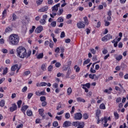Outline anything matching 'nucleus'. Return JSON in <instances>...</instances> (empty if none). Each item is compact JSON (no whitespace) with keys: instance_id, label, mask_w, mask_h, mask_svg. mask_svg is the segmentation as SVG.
Instances as JSON below:
<instances>
[{"instance_id":"nucleus-1","label":"nucleus","mask_w":128,"mask_h":128,"mask_svg":"<svg viewBox=\"0 0 128 128\" xmlns=\"http://www.w3.org/2000/svg\"><path fill=\"white\" fill-rule=\"evenodd\" d=\"M16 56L18 58H28L32 54V50H29L28 52H26V49L22 46L18 47L16 50Z\"/></svg>"},{"instance_id":"nucleus-2","label":"nucleus","mask_w":128,"mask_h":128,"mask_svg":"<svg viewBox=\"0 0 128 128\" xmlns=\"http://www.w3.org/2000/svg\"><path fill=\"white\" fill-rule=\"evenodd\" d=\"M8 42L12 46H17L20 42V36L16 34H12L8 38Z\"/></svg>"},{"instance_id":"nucleus-3","label":"nucleus","mask_w":128,"mask_h":128,"mask_svg":"<svg viewBox=\"0 0 128 128\" xmlns=\"http://www.w3.org/2000/svg\"><path fill=\"white\" fill-rule=\"evenodd\" d=\"M72 126H75L76 128H84V122H82L76 121L72 122Z\"/></svg>"},{"instance_id":"nucleus-4","label":"nucleus","mask_w":128,"mask_h":128,"mask_svg":"<svg viewBox=\"0 0 128 128\" xmlns=\"http://www.w3.org/2000/svg\"><path fill=\"white\" fill-rule=\"evenodd\" d=\"M73 118H74L75 120H80L82 118V114L80 112L75 113Z\"/></svg>"},{"instance_id":"nucleus-5","label":"nucleus","mask_w":128,"mask_h":128,"mask_svg":"<svg viewBox=\"0 0 128 128\" xmlns=\"http://www.w3.org/2000/svg\"><path fill=\"white\" fill-rule=\"evenodd\" d=\"M76 26L78 28H86V24H84V21H79L76 24Z\"/></svg>"},{"instance_id":"nucleus-6","label":"nucleus","mask_w":128,"mask_h":128,"mask_svg":"<svg viewBox=\"0 0 128 128\" xmlns=\"http://www.w3.org/2000/svg\"><path fill=\"white\" fill-rule=\"evenodd\" d=\"M112 38V36L110 34H108L102 38V42H108V40H110Z\"/></svg>"},{"instance_id":"nucleus-7","label":"nucleus","mask_w":128,"mask_h":128,"mask_svg":"<svg viewBox=\"0 0 128 128\" xmlns=\"http://www.w3.org/2000/svg\"><path fill=\"white\" fill-rule=\"evenodd\" d=\"M9 110L10 112H14L16 110H18L16 104V103L12 104V106L10 108Z\"/></svg>"},{"instance_id":"nucleus-8","label":"nucleus","mask_w":128,"mask_h":128,"mask_svg":"<svg viewBox=\"0 0 128 128\" xmlns=\"http://www.w3.org/2000/svg\"><path fill=\"white\" fill-rule=\"evenodd\" d=\"M60 6V4L58 3L52 7V12H56L58 10V8Z\"/></svg>"},{"instance_id":"nucleus-9","label":"nucleus","mask_w":128,"mask_h":128,"mask_svg":"<svg viewBox=\"0 0 128 128\" xmlns=\"http://www.w3.org/2000/svg\"><path fill=\"white\" fill-rule=\"evenodd\" d=\"M72 126V122L66 120L65 121L62 125L63 128H68V126Z\"/></svg>"},{"instance_id":"nucleus-10","label":"nucleus","mask_w":128,"mask_h":128,"mask_svg":"<svg viewBox=\"0 0 128 128\" xmlns=\"http://www.w3.org/2000/svg\"><path fill=\"white\" fill-rule=\"evenodd\" d=\"M42 30H44V27H42V26H40L36 29L35 32L37 34H40L42 32Z\"/></svg>"},{"instance_id":"nucleus-11","label":"nucleus","mask_w":128,"mask_h":128,"mask_svg":"<svg viewBox=\"0 0 128 128\" xmlns=\"http://www.w3.org/2000/svg\"><path fill=\"white\" fill-rule=\"evenodd\" d=\"M48 10V6H44L40 8V9H39L38 12H46Z\"/></svg>"},{"instance_id":"nucleus-12","label":"nucleus","mask_w":128,"mask_h":128,"mask_svg":"<svg viewBox=\"0 0 128 128\" xmlns=\"http://www.w3.org/2000/svg\"><path fill=\"white\" fill-rule=\"evenodd\" d=\"M83 20L84 21V24H85L86 26H88L90 24V22L88 21V16H85L83 18Z\"/></svg>"},{"instance_id":"nucleus-13","label":"nucleus","mask_w":128,"mask_h":128,"mask_svg":"<svg viewBox=\"0 0 128 128\" xmlns=\"http://www.w3.org/2000/svg\"><path fill=\"white\" fill-rule=\"evenodd\" d=\"M28 108L29 106L28 105H24V106L22 105L20 110L22 112H26V110H28Z\"/></svg>"},{"instance_id":"nucleus-14","label":"nucleus","mask_w":128,"mask_h":128,"mask_svg":"<svg viewBox=\"0 0 128 128\" xmlns=\"http://www.w3.org/2000/svg\"><path fill=\"white\" fill-rule=\"evenodd\" d=\"M18 64H15L13 65L11 67V70L12 72H16V70L18 68Z\"/></svg>"},{"instance_id":"nucleus-15","label":"nucleus","mask_w":128,"mask_h":128,"mask_svg":"<svg viewBox=\"0 0 128 128\" xmlns=\"http://www.w3.org/2000/svg\"><path fill=\"white\" fill-rule=\"evenodd\" d=\"M100 110L98 109L96 113V118H98L100 115Z\"/></svg>"},{"instance_id":"nucleus-16","label":"nucleus","mask_w":128,"mask_h":128,"mask_svg":"<svg viewBox=\"0 0 128 128\" xmlns=\"http://www.w3.org/2000/svg\"><path fill=\"white\" fill-rule=\"evenodd\" d=\"M76 100L77 102H86V100H84V99L80 98V97H78L76 98Z\"/></svg>"},{"instance_id":"nucleus-17","label":"nucleus","mask_w":128,"mask_h":128,"mask_svg":"<svg viewBox=\"0 0 128 128\" xmlns=\"http://www.w3.org/2000/svg\"><path fill=\"white\" fill-rule=\"evenodd\" d=\"M81 86L83 88H90V83H86V84H82Z\"/></svg>"},{"instance_id":"nucleus-18","label":"nucleus","mask_w":128,"mask_h":128,"mask_svg":"<svg viewBox=\"0 0 128 128\" xmlns=\"http://www.w3.org/2000/svg\"><path fill=\"white\" fill-rule=\"evenodd\" d=\"M102 124H106L108 123V117L107 116H104V118H102Z\"/></svg>"},{"instance_id":"nucleus-19","label":"nucleus","mask_w":128,"mask_h":128,"mask_svg":"<svg viewBox=\"0 0 128 128\" xmlns=\"http://www.w3.org/2000/svg\"><path fill=\"white\" fill-rule=\"evenodd\" d=\"M72 92V88L70 87L67 90V94L68 96H70Z\"/></svg>"},{"instance_id":"nucleus-20","label":"nucleus","mask_w":128,"mask_h":128,"mask_svg":"<svg viewBox=\"0 0 128 128\" xmlns=\"http://www.w3.org/2000/svg\"><path fill=\"white\" fill-rule=\"evenodd\" d=\"M4 104H6V101L4 100H2L0 101V106L1 108H4Z\"/></svg>"},{"instance_id":"nucleus-21","label":"nucleus","mask_w":128,"mask_h":128,"mask_svg":"<svg viewBox=\"0 0 128 128\" xmlns=\"http://www.w3.org/2000/svg\"><path fill=\"white\" fill-rule=\"evenodd\" d=\"M16 104L18 108H20V106H22V100H19L17 102Z\"/></svg>"},{"instance_id":"nucleus-22","label":"nucleus","mask_w":128,"mask_h":128,"mask_svg":"<svg viewBox=\"0 0 128 128\" xmlns=\"http://www.w3.org/2000/svg\"><path fill=\"white\" fill-rule=\"evenodd\" d=\"M44 58L43 52L39 54L36 56V58H38V60H40V58Z\"/></svg>"},{"instance_id":"nucleus-23","label":"nucleus","mask_w":128,"mask_h":128,"mask_svg":"<svg viewBox=\"0 0 128 128\" xmlns=\"http://www.w3.org/2000/svg\"><path fill=\"white\" fill-rule=\"evenodd\" d=\"M26 112L28 116H32V110H27Z\"/></svg>"},{"instance_id":"nucleus-24","label":"nucleus","mask_w":128,"mask_h":128,"mask_svg":"<svg viewBox=\"0 0 128 128\" xmlns=\"http://www.w3.org/2000/svg\"><path fill=\"white\" fill-rule=\"evenodd\" d=\"M6 10L4 9L2 13V20H4V18H6Z\"/></svg>"},{"instance_id":"nucleus-25","label":"nucleus","mask_w":128,"mask_h":128,"mask_svg":"<svg viewBox=\"0 0 128 128\" xmlns=\"http://www.w3.org/2000/svg\"><path fill=\"white\" fill-rule=\"evenodd\" d=\"M114 114L115 119L118 120V118H120V114H118V112H114Z\"/></svg>"},{"instance_id":"nucleus-26","label":"nucleus","mask_w":128,"mask_h":128,"mask_svg":"<svg viewBox=\"0 0 128 128\" xmlns=\"http://www.w3.org/2000/svg\"><path fill=\"white\" fill-rule=\"evenodd\" d=\"M34 30H36V26H32V28L29 30V34H32L34 32Z\"/></svg>"},{"instance_id":"nucleus-27","label":"nucleus","mask_w":128,"mask_h":128,"mask_svg":"<svg viewBox=\"0 0 128 128\" xmlns=\"http://www.w3.org/2000/svg\"><path fill=\"white\" fill-rule=\"evenodd\" d=\"M74 70H76V72H80V66H78L77 65H76L74 67Z\"/></svg>"},{"instance_id":"nucleus-28","label":"nucleus","mask_w":128,"mask_h":128,"mask_svg":"<svg viewBox=\"0 0 128 128\" xmlns=\"http://www.w3.org/2000/svg\"><path fill=\"white\" fill-rule=\"evenodd\" d=\"M90 62V59L88 58L86 60H84L83 64L84 66L85 64H88Z\"/></svg>"},{"instance_id":"nucleus-29","label":"nucleus","mask_w":128,"mask_h":128,"mask_svg":"<svg viewBox=\"0 0 128 128\" xmlns=\"http://www.w3.org/2000/svg\"><path fill=\"white\" fill-rule=\"evenodd\" d=\"M62 12H64V9H60L57 13V16H60L62 14Z\"/></svg>"},{"instance_id":"nucleus-30","label":"nucleus","mask_w":128,"mask_h":128,"mask_svg":"<svg viewBox=\"0 0 128 128\" xmlns=\"http://www.w3.org/2000/svg\"><path fill=\"white\" fill-rule=\"evenodd\" d=\"M100 110H106V105H104V104L102 103L100 104Z\"/></svg>"},{"instance_id":"nucleus-31","label":"nucleus","mask_w":128,"mask_h":128,"mask_svg":"<svg viewBox=\"0 0 128 128\" xmlns=\"http://www.w3.org/2000/svg\"><path fill=\"white\" fill-rule=\"evenodd\" d=\"M50 26L52 28H56V21L52 22H51Z\"/></svg>"},{"instance_id":"nucleus-32","label":"nucleus","mask_w":128,"mask_h":128,"mask_svg":"<svg viewBox=\"0 0 128 128\" xmlns=\"http://www.w3.org/2000/svg\"><path fill=\"white\" fill-rule=\"evenodd\" d=\"M38 113L40 116L41 114H42L44 113V110L42 108H40L38 110Z\"/></svg>"},{"instance_id":"nucleus-33","label":"nucleus","mask_w":128,"mask_h":128,"mask_svg":"<svg viewBox=\"0 0 128 128\" xmlns=\"http://www.w3.org/2000/svg\"><path fill=\"white\" fill-rule=\"evenodd\" d=\"M62 102H60L58 104V105L57 106H56V110H60V108H62Z\"/></svg>"},{"instance_id":"nucleus-34","label":"nucleus","mask_w":128,"mask_h":128,"mask_svg":"<svg viewBox=\"0 0 128 128\" xmlns=\"http://www.w3.org/2000/svg\"><path fill=\"white\" fill-rule=\"evenodd\" d=\"M8 68H5L4 69V70L2 74L3 76H5V74H8Z\"/></svg>"},{"instance_id":"nucleus-35","label":"nucleus","mask_w":128,"mask_h":128,"mask_svg":"<svg viewBox=\"0 0 128 128\" xmlns=\"http://www.w3.org/2000/svg\"><path fill=\"white\" fill-rule=\"evenodd\" d=\"M122 59V55H119L118 56H116V60L120 61V60Z\"/></svg>"},{"instance_id":"nucleus-36","label":"nucleus","mask_w":128,"mask_h":128,"mask_svg":"<svg viewBox=\"0 0 128 128\" xmlns=\"http://www.w3.org/2000/svg\"><path fill=\"white\" fill-rule=\"evenodd\" d=\"M49 46L50 48H54V42L52 40H50L49 42Z\"/></svg>"},{"instance_id":"nucleus-37","label":"nucleus","mask_w":128,"mask_h":128,"mask_svg":"<svg viewBox=\"0 0 128 128\" xmlns=\"http://www.w3.org/2000/svg\"><path fill=\"white\" fill-rule=\"evenodd\" d=\"M34 96V93H29L28 94V95L27 96V98L28 100H30L32 98V97Z\"/></svg>"},{"instance_id":"nucleus-38","label":"nucleus","mask_w":128,"mask_h":128,"mask_svg":"<svg viewBox=\"0 0 128 128\" xmlns=\"http://www.w3.org/2000/svg\"><path fill=\"white\" fill-rule=\"evenodd\" d=\"M12 22H14L15 20H16L17 18L16 15L15 14H13L12 16Z\"/></svg>"},{"instance_id":"nucleus-39","label":"nucleus","mask_w":128,"mask_h":128,"mask_svg":"<svg viewBox=\"0 0 128 128\" xmlns=\"http://www.w3.org/2000/svg\"><path fill=\"white\" fill-rule=\"evenodd\" d=\"M42 2H44V0H38L36 2V4H38V6H40V4H42Z\"/></svg>"},{"instance_id":"nucleus-40","label":"nucleus","mask_w":128,"mask_h":128,"mask_svg":"<svg viewBox=\"0 0 128 128\" xmlns=\"http://www.w3.org/2000/svg\"><path fill=\"white\" fill-rule=\"evenodd\" d=\"M52 126H54V128H56V126H58V122L57 121H54L52 123Z\"/></svg>"},{"instance_id":"nucleus-41","label":"nucleus","mask_w":128,"mask_h":128,"mask_svg":"<svg viewBox=\"0 0 128 128\" xmlns=\"http://www.w3.org/2000/svg\"><path fill=\"white\" fill-rule=\"evenodd\" d=\"M30 74V70L25 71V72H24V76H28V74Z\"/></svg>"},{"instance_id":"nucleus-42","label":"nucleus","mask_w":128,"mask_h":128,"mask_svg":"<svg viewBox=\"0 0 128 128\" xmlns=\"http://www.w3.org/2000/svg\"><path fill=\"white\" fill-rule=\"evenodd\" d=\"M65 118L66 120H68V118H70V113L68 112L66 113L65 114Z\"/></svg>"},{"instance_id":"nucleus-43","label":"nucleus","mask_w":128,"mask_h":128,"mask_svg":"<svg viewBox=\"0 0 128 128\" xmlns=\"http://www.w3.org/2000/svg\"><path fill=\"white\" fill-rule=\"evenodd\" d=\"M26 90H28V87L25 86L22 88V92H26Z\"/></svg>"},{"instance_id":"nucleus-44","label":"nucleus","mask_w":128,"mask_h":128,"mask_svg":"<svg viewBox=\"0 0 128 128\" xmlns=\"http://www.w3.org/2000/svg\"><path fill=\"white\" fill-rule=\"evenodd\" d=\"M46 96H42L41 97H40V102H46Z\"/></svg>"},{"instance_id":"nucleus-45","label":"nucleus","mask_w":128,"mask_h":128,"mask_svg":"<svg viewBox=\"0 0 128 128\" xmlns=\"http://www.w3.org/2000/svg\"><path fill=\"white\" fill-rule=\"evenodd\" d=\"M40 24H44L46 22V21L44 19H41L40 20Z\"/></svg>"},{"instance_id":"nucleus-46","label":"nucleus","mask_w":128,"mask_h":128,"mask_svg":"<svg viewBox=\"0 0 128 128\" xmlns=\"http://www.w3.org/2000/svg\"><path fill=\"white\" fill-rule=\"evenodd\" d=\"M58 22H64V18H62V17H59L58 18Z\"/></svg>"},{"instance_id":"nucleus-47","label":"nucleus","mask_w":128,"mask_h":128,"mask_svg":"<svg viewBox=\"0 0 128 128\" xmlns=\"http://www.w3.org/2000/svg\"><path fill=\"white\" fill-rule=\"evenodd\" d=\"M90 72H91V74H96V71L94 69V68H91L90 69Z\"/></svg>"},{"instance_id":"nucleus-48","label":"nucleus","mask_w":128,"mask_h":128,"mask_svg":"<svg viewBox=\"0 0 128 128\" xmlns=\"http://www.w3.org/2000/svg\"><path fill=\"white\" fill-rule=\"evenodd\" d=\"M10 30H12V28H10V27H8L5 30V32H10Z\"/></svg>"},{"instance_id":"nucleus-49","label":"nucleus","mask_w":128,"mask_h":128,"mask_svg":"<svg viewBox=\"0 0 128 128\" xmlns=\"http://www.w3.org/2000/svg\"><path fill=\"white\" fill-rule=\"evenodd\" d=\"M95 76H96V74H89V78H91V80H94V78Z\"/></svg>"},{"instance_id":"nucleus-50","label":"nucleus","mask_w":128,"mask_h":128,"mask_svg":"<svg viewBox=\"0 0 128 128\" xmlns=\"http://www.w3.org/2000/svg\"><path fill=\"white\" fill-rule=\"evenodd\" d=\"M74 110H76V108H74V106H72V110L70 112L71 114H74Z\"/></svg>"},{"instance_id":"nucleus-51","label":"nucleus","mask_w":128,"mask_h":128,"mask_svg":"<svg viewBox=\"0 0 128 128\" xmlns=\"http://www.w3.org/2000/svg\"><path fill=\"white\" fill-rule=\"evenodd\" d=\"M65 36H66V34L64 33V32H61L60 37L61 38H64Z\"/></svg>"},{"instance_id":"nucleus-52","label":"nucleus","mask_w":128,"mask_h":128,"mask_svg":"<svg viewBox=\"0 0 128 128\" xmlns=\"http://www.w3.org/2000/svg\"><path fill=\"white\" fill-rule=\"evenodd\" d=\"M46 64H43L42 65V66H41V69H42V70H43L44 72V70H46Z\"/></svg>"},{"instance_id":"nucleus-53","label":"nucleus","mask_w":128,"mask_h":128,"mask_svg":"<svg viewBox=\"0 0 128 128\" xmlns=\"http://www.w3.org/2000/svg\"><path fill=\"white\" fill-rule=\"evenodd\" d=\"M52 87L54 88H58V84H56V83H54L52 85Z\"/></svg>"},{"instance_id":"nucleus-54","label":"nucleus","mask_w":128,"mask_h":128,"mask_svg":"<svg viewBox=\"0 0 128 128\" xmlns=\"http://www.w3.org/2000/svg\"><path fill=\"white\" fill-rule=\"evenodd\" d=\"M122 102V98H120V97L116 99V102L117 104H118V102Z\"/></svg>"},{"instance_id":"nucleus-55","label":"nucleus","mask_w":128,"mask_h":128,"mask_svg":"<svg viewBox=\"0 0 128 128\" xmlns=\"http://www.w3.org/2000/svg\"><path fill=\"white\" fill-rule=\"evenodd\" d=\"M104 22H105V24H104L105 26H108L110 24V23L106 20H105Z\"/></svg>"},{"instance_id":"nucleus-56","label":"nucleus","mask_w":128,"mask_h":128,"mask_svg":"<svg viewBox=\"0 0 128 128\" xmlns=\"http://www.w3.org/2000/svg\"><path fill=\"white\" fill-rule=\"evenodd\" d=\"M61 64L60 63L58 62H56L55 64V66L56 68H60V66Z\"/></svg>"},{"instance_id":"nucleus-57","label":"nucleus","mask_w":128,"mask_h":128,"mask_svg":"<svg viewBox=\"0 0 128 128\" xmlns=\"http://www.w3.org/2000/svg\"><path fill=\"white\" fill-rule=\"evenodd\" d=\"M122 46H123L122 42H120L118 44V48H122Z\"/></svg>"},{"instance_id":"nucleus-58","label":"nucleus","mask_w":128,"mask_h":128,"mask_svg":"<svg viewBox=\"0 0 128 128\" xmlns=\"http://www.w3.org/2000/svg\"><path fill=\"white\" fill-rule=\"evenodd\" d=\"M102 52L103 54H106L108 52V50L106 49H104L102 51Z\"/></svg>"},{"instance_id":"nucleus-59","label":"nucleus","mask_w":128,"mask_h":128,"mask_svg":"<svg viewBox=\"0 0 128 128\" xmlns=\"http://www.w3.org/2000/svg\"><path fill=\"white\" fill-rule=\"evenodd\" d=\"M46 84H48L46 82H40L41 86H46Z\"/></svg>"},{"instance_id":"nucleus-60","label":"nucleus","mask_w":128,"mask_h":128,"mask_svg":"<svg viewBox=\"0 0 128 128\" xmlns=\"http://www.w3.org/2000/svg\"><path fill=\"white\" fill-rule=\"evenodd\" d=\"M2 52L3 54H8V50L6 48L2 49Z\"/></svg>"},{"instance_id":"nucleus-61","label":"nucleus","mask_w":128,"mask_h":128,"mask_svg":"<svg viewBox=\"0 0 128 128\" xmlns=\"http://www.w3.org/2000/svg\"><path fill=\"white\" fill-rule=\"evenodd\" d=\"M52 66L50 65L48 67V72H52Z\"/></svg>"},{"instance_id":"nucleus-62","label":"nucleus","mask_w":128,"mask_h":128,"mask_svg":"<svg viewBox=\"0 0 128 128\" xmlns=\"http://www.w3.org/2000/svg\"><path fill=\"white\" fill-rule=\"evenodd\" d=\"M60 29L58 28H56L54 30V32L55 34H60Z\"/></svg>"},{"instance_id":"nucleus-63","label":"nucleus","mask_w":128,"mask_h":128,"mask_svg":"<svg viewBox=\"0 0 128 128\" xmlns=\"http://www.w3.org/2000/svg\"><path fill=\"white\" fill-rule=\"evenodd\" d=\"M48 104V102L46 101H44L42 103V106H46Z\"/></svg>"},{"instance_id":"nucleus-64","label":"nucleus","mask_w":128,"mask_h":128,"mask_svg":"<svg viewBox=\"0 0 128 128\" xmlns=\"http://www.w3.org/2000/svg\"><path fill=\"white\" fill-rule=\"evenodd\" d=\"M40 116L42 118V120H44L46 118V114H44V113L41 114Z\"/></svg>"}]
</instances>
